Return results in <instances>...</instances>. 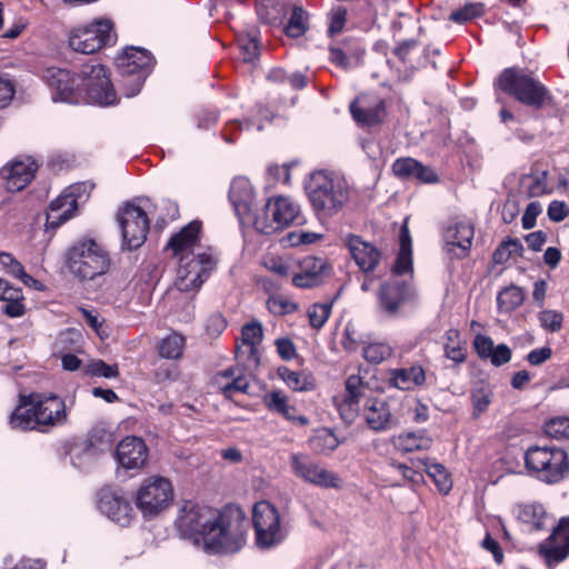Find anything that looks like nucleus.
Masks as SVG:
<instances>
[{
  "label": "nucleus",
  "mask_w": 569,
  "mask_h": 569,
  "mask_svg": "<svg viewBox=\"0 0 569 569\" xmlns=\"http://www.w3.org/2000/svg\"><path fill=\"white\" fill-rule=\"evenodd\" d=\"M353 119L365 126L380 123L386 114L385 100L378 97L360 96L350 104Z\"/></svg>",
  "instance_id": "26"
},
{
  "label": "nucleus",
  "mask_w": 569,
  "mask_h": 569,
  "mask_svg": "<svg viewBox=\"0 0 569 569\" xmlns=\"http://www.w3.org/2000/svg\"><path fill=\"white\" fill-rule=\"evenodd\" d=\"M256 543L261 549L272 548L282 542L287 530L281 523L277 508L268 501H259L252 510Z\"/></svg>",
  "instance_id": "10"
},
{
  "label": "nucleus",
  "mask_w": 569,
  "mask_h": 569,
  "mask_svg": "<svg viewBox=\"0 0 569 569\" xmlns=\"http://www.w3.org/2000/svg\"><path fill=\"white\" fill-rule=\"evenodd\" d=\"M114 456L122 468L140 469L147 462L148 448L141 438L129 436L118 443Z\"/></svg>",
  "instance_id": "25"
},
{
  "label": "nucleus",
  "mask_w": 569,
  "mask_h": 569,
  "mask_svg": "<svg viewBox=\"0 0 569 569\" xmlns=\"http://www.w3.org/2000/svg\"><path fill=\"white\" fill-rule=\"evenodd\" d=\"M172 500V485L167 478L160 476L144 479L136 495L137 508L147 519L160 515L171 505Z\"/></svg>",
  "instance_id": "8"
},
{
  "label": "nucleus",
  "mask_w": 569,
  "mask_h": 569,
  "mask_svg": "<svg viewBox=\"0 0 569 569\" xmlns=\"http://www.w3.org/2000/svg\"><path fill=\"white\" fill-rule=\"evenodd\" d=\"M482 13H483V4L482 3H467L463 7L453 10L449 14V20L455 23L463 24V23H467V22L482 16Z\"/></svg>",
  "instance_id": "46"
},
{
  "label": "nucleus",
  "mask_w": 569,
  "mask_h": 569,
  "mask_svg": "<svg viewBox=\"0 0 569 569\" xmlns=\"http://www.w3.org/2000/svg\"><path fill=\"white\" fill-rule=\"evenodd\" d=\"M391 353L390 346L383 342H372L362 349L363 358L371 363H380L388 359Z\"/></svg>",
  "instance_id": "48"
},
{
  "label": "nucleus",
  "mask_w": 569,
  "mask_h": 569,
  "mask_svg": "<svg viewBox=\"0 0 569 569\" xmlns=\"http://www.w3.org/2000/svg\"><path fill=\"white\" fill-rule=\"evenodd\" d=\"M184 338L178 333H171L163 338L159 345V355L166 359H178L182 355Z\"/></svg>",
  "instance_id": "40"
},
{
  "label": "nucleus",
  "mask_w": 569,
  "mask_h": 569,
  "mask_svg": "<svg viewBox=\"0 0 569 569\" xmlns=\"http://www.w3.org/2000/svg\"><path fill=\"white\" fill-rule=\"evenodd\" d=\"M116 64L120 74L132 89L126 92L127 97H133L140 92L141 87L151 71L153 58L142 48L130 47L116 58Z\"/></svg>",
  "instance_id": "13"
},
{
  "label": "nucleus",
  "mask_w": 569,
  "mask_h": 569,
  "mask_svg": "<svg viewBox=\"0 0 569 569\" xmlns=\"http://www.w3.org/2000/svg\"><path fill=\"white\" fill-rule=\"evenodd\" d=\"M568 207L563 201L555 200L548 207V217L555 222L562 221L568 216Z\"/></svg>",
  "instance_id": "62"
},
{
  "label": "nucleus",
  "mask_w": 569,
  "mask_h": 569,
  "mask_svg": "<svg viewBox=\"0 0 569 569\" xmlns=\"http://www.w3.org/2000/svg\"><path fill=\"white\" fill-rule=\"evenodd\" d=\"M174 529L180 539L207 555H232L246 545L248 521L238 507L217 510L184 501L178 509Z\"/></svg>",
  "instance_id": "1"
},
{
  "label": "nucleus",
  "mask_w": 569,
  "mask_h": 569,
  "mask_svg": "<svg viewBox=\"0 0 569 569\" xmlns=\"http://www.w3.org/2000/svg\"><path fill=\"white\" fill-rule=\"evenodd\" d=\"M522 184L527 189L528 197L531 198L540 197L550 191L547 184V171H541L526 177Z\"/></svg>",
  "instance_id": "44"
},
{
  "label": "nucleus",
  "mask_w": 569,
  "mask_h": 569,
  "mask_svg": "<svg viewBox=\"0 0 569 569\" xmlns=\"http://www.w3.org/2000/svg\"><path fill=\"white\" fill-rule=\"evenodd\" d=\"M551 355L552 351L549 347H542L531 350L527 356V360L532 366H539L547 361L551 357Z\"/></svg>",
  "instance_id": "64"
},
{
  "label": "nucleus",
  "mask_w": 569,
  "mask_h": 569,
  "mask_svg": "<svg viewBox=\"0 0 569 569\" xmlns=\"http://www.w3.org/2000/svg\"><path fill=\"white\" fill-rule=\"evenodd\" d=\"M291 473L302 482L322 489L342 488V478L333 471L328 470L323 465L307 453L293 452L289 456Z\"/></svg>",
  "instance_id": "11"
},
{
  "label": "nucleus",
  "mask_w": 569,
  "mask_h": 569,
  "mask_svg": "<svg viewBox=\"0 0 569 569\" xmlns=\"http://www.w3.org/2000/svg\"><path fill=\"white\" fill-rule=\"evenodd\" d=\"M66 266L79 280H93L106 274L111 259L106 248L93 239H81L66 252Z\"/></svg>",
  "instance_id": "5"
},
{
  "label": "nucleus",
  "mask_w": 569,
  "mask_h": 569,
  "mask_svg": "<svg viewBox=\"0 0 569 569\" xmlns=\"http://www.w3.org/2000/svg\"><path fill=\"white\" fill-rule=\"evenodd\" d=\"M330 313H331V305L330 303L313 305L308 312L311 326L313 328H321L328 320Z\"/></svg>",
  "instance_id": "54"
},
{
  "label": "nucleus",
  "mask_w": 569,
  "mask_h": 569,
  "mask_svg": "<svg viewBox=\"0 0 569 569\" xmlns=\"http://www.w3.org/2000/svg\"><path fill=\"white\" fill-rule=\"evenodd\" d=\"M343 243L361 271L369 273L376 270L381 260V251L376 246L352 233L343 238Z\"/></svg>",
  "instance_id": "24"
},
{
  "label": "nucleus",
  "mask_w": 569,
  "mask_h": 569,
  "mask_svg": "<svg viewBox=\"0 0 569 569\" xmlns=\"http://www.w3.org/2000/svg\"><path fill=\"white\" fill-rule=\"evenodd\" d=\"M67 421L64 401L56 395L30 393L20 396L19 405L9 418L12 429L46 432Z\"/></svg>",
  "instance_id": "2"
},
{
  "label": "nucleus",
  "mask_w": 569,
  "mask_h": 569,
  "mask_svg": "<svg viewBox=\"0 0 569 569\" xmlns=\"http://www.w3.org/2000/svg\"><path fill=\"white\" fill-rule=\"evenodd\" d=\"M399 244L400 248L392 271L401 276L412 271V241L407 220L401 226Z\"/></svg>",
  "instance_id": "35"
},
{
  "label": "nucleus",
  "mask_w": 569,
  "mask_h": 569,
  "mask_svg": "<svg viewBox=\"0 0 569 569\" xmlns=\"http://www.w3.org/2000/svg\"><path fill=\"white\" fill-rule=\"evenodd\" d=\"M277 352L283 360H291L297 356L293 342L288 338H279L276 340Z\"/></svg>",
  "instance_id": "60"
},
{
  "label": "nucleus",
  "mask_w": 569,
  "mask_h": 569,
  "mask_svg": "<svg viewBox=\"0 0 569 569\" xmlns=\"http://www.w3.org/2000/svg\"><path fill=\"white\" fill-rule=\"evenodd\" d=\"M358 411L359 402L349 401V399L343 398L339 403L340 416L347 422H352L357 417Z\"/></svg>",
  "instance_id": "61"
},
{
  "label": "nucleus",
  "mask_w": 569,
  "mask_h": 569,
  "mask_svg": "<svg viewBox=\"0 0 569 569\" xmlns=\"http://www.w3.org/2000/svg\"><path fill=\"white\" fill-rule=\"evenodd\" d=\"M82 77L84 82L81 83V88L86 97L83 102L110 106L117 101V93L102 64L87 66L82 70Z\"/></svg>",
  "instance_id": "16"
},
{
  "label": "nucleus",
  "mask_w": 569,
  "mask_h": 569,
  "mask_svg": "<svg viewBox=\"0 0 569 569\" xmlns=\"http://www.w3.org/2000/svg\"><path fill=\"white\" fill-rule=\"evenodd\" d=\"M512 512L529 531L542 530L549 521L545 507L538 502L518 503L513 507Z\"/></svg>",
  "instance_id": "31"
},
{
  "label": "nucleus",
  "mask_w": 569,
  "mask_h": 569,
  "mask_svg": "<svg viewBox=\"0 0 569 569\" xmlns=\"http://www.w3.org/2000/svg\"><path fill=\"white\" fill-rule=\"evenodd\" d=\"M201 222L198 220L191 221L170 238L167 249L171 250L172 256L178 260H181L184 256H197V252L206 251L199 242ZM207 251H210V249Z\"/></svg>",
  "instance_id": "23"
},
{
  "label": "nucleus",
  "mask_w": 569,
  "mask_h": 569,
  "mask_svg": "<svg viewBox=\"0 0 569 569\" xmlns=\"http://www.w3.org/2000/svg\"><path fill=\"white\" fill-rule=\"evenodd\" d=\"M268 212L272 214V222L266 223V220H259L258 224L264 234H271L293 223H299L300 207L289 197H274L268 200Z\"/></svg>",
  "instance_id": "17"
},
{
  "label": "nucleus",
  "mask_w": 569,
  "mask_h": 569,
  "mask_svg": "<svg viewBox=\"0 0 569 569\" xmlns=\"http://www.w3.org/2000/svg\"><path fill=\"white\" fill-rule=\"evenodd\" d=\"M525 461L528 470L546 483H557L569 473L567 452L555 446L530 447Z\"/></svg>",
  "instance_id": "7"
},
{
  "label": "nucleus",
  "mask_w": 569,
  "mask_h": 569,
  "mask_svg": "<svg viewBox=\"0 0 569 569\" xmlns=\"http://www.w3.org/2000/svg\"><path fill=\"white\" fill-rule=\"evenodd\" d=\"M267 307L273 315H288L298 309L297 303L280 296L270 297Z\"/></svg>",
  "instance_id": "51"
},
{
  "label": "nucleus",
  "mask_w": 569,
  "mask_h": 569,
  "mask_svg": "<svg viewBox=\"0 0 569 569\" xmlns=\"http://www.w3.org/2000/svg\"><path fill=\"white\" fill-rule=\"evenodd\" d=\"M114 42L116 33L108 19L94 20L89 24L72 28L69 32L70 48L83 54H92Z\"/></svg>",
  "instance_id": "9"
},
{
  "label": "nucleus",
  "mask_w": 569,
  "mask_h": 569,
  "mask_svg": "<svg viewBox=\"0 0 569 569\" xmlns=\"http://www.w3.org/2000/svg\"><path fill=\"white\" fill-rule=\"evenodd\" d=\"M431 443L432 439L422 431L405 432L393 439L395 447L405 452L427 450Z\"/></svg>",
  "instance_id": "36"
},
{
  "label": "nucleus",
  "mask_w": 569,
  "mask_h": 569,
  "mask_svg": "<svg viewBox=\"0 0 569 569\" xmlns=\"http://www.w3.org/2000/svg\"><path fill=\"white\" fill-rule=\"evenodd\" d=\"M217 263L211 251H199L197 256H184L179 260L174 286L179 291L199 290Z\"/></svg>",
  "instance_id": "12"
},
{
  "label": "nucleus",
  "mask_w": 569,
  "mask_h": 569,
  "mask_svg": "<svg viewBox=\"0 0 569 569\" xmlns=\"http://www.w3.org/2000/svg\"><path fill=\"white\" fill-rule=\"evenodd\" d=\"M88 188L92 189V184L82 182L70 186L62 194L52 200L47 212V224L50 228H58L71 219L78 209V198Z\"/></svg>",
  "instance_id": "18"
},
{
  "label": "nucleus",
  "mask_w": 569,
  "mask_h": 569,
  "mask_svg": "<svg viewBox=\"0 0 569 569\" xmlns=\"http://www.w3.org/2000/svg\"><path fill=\"white\" fill-rule=\"evenodd\" d=\"M363 417L369 428L375 431H385L392 426L391 411L382 399H367L363 406Z\"/></svg>",
  "instance_id": "30"
},
{
  "label": "nucleus",
  "mask_w": 569,
  "mask_h": 569,
  "mask_svg": "<svg viewBox=\"0 0 569 569\" xmlns=\"http://www.w3.org/2000/svg\"><path fill=\"white\" fill-rule=\"evenodd\" d=\"M0 263L8 273L18 278L24 270L23 266L10 253H0Z\"/></svg>",
  "instance_id": "59"
},
{
  "label": "nucleus",
  "mask_w": 569,
  "mask_h": 569,
  "mask_svg": "<svg viewBox=\"0 0 569 569\" xmlns=\"http://www.w3.org/2000/svg\"><path fill=\"white\" fill-rule=\"evenodd\" d=\"M98 508L111 521L121 527H128L133 519L131 503L122 495L111 489L100 490Z\"/></svg>",
  "instance_id": "22"
},
{
  "label": "nucleus",
  "mask_w": 569,
  "mask_h": 569,
  "mask_svg": "<svg viewBox=\"0 0 569 569\" xmlns=\"http://www.w3.org/2000/svg\"><path fill=\"white\" fill-rule=\"evenodd\" d=\"M309 201L320 218L337 214L349 199L347 181L333 172L316 171L306 183Z\"/></svg>",
  "instance_id": "4"
},
{
  "label": "nucleus",
  "mask_w": 569,
  "mask_h": 569,
  "mask_svg": "<svg viewBox=\"0 0 569 569\" xmlns=\"http://www.w3.org/2000/svg\"><path fill=\"white\" fill-rule=\"evenodd\" d=\"M326 270L321 259L307 257L302 260L301 271L292 276V283L299 288H311L317 286Z\"/></svg>",
  "instance_id": "33"
},
{
  "label": "nucleus",
  "mask_w": 569,
  "mask_h": 569,
  "mask_svg": "<svg viewBox=\"0 0 569 569\" xmlns=\"http://www.w3.org/2000/svg\"><path fill=\"white\" fill-rule=\"evenodd\" d=\"M496 84L517 101L536 110L541 109L551 99L547 87L528 69H505Z\"/></svg>",
  "instance_id": "6"
},
{
  "label": "nucleus",
  "mask_w": 569,
  "mask_h": 569,
  "mask_svg": "<svg viewBox=\"0 0 569 569\" xmlns=\"http://www.w3.org/2000/svg\"><path fill=\"white\" fill-rule=\"evenodd\" d=\"M121 229L122 246L128 250L140 248L149 232L150 221L146 211L133 203H126L117 214Z\"/></svg>",
  "instance_id": "14"
},
{
  "label": "nucleus",
  "mask_w": 569,
  "mask_h": 569,
  "mask_svg": "<svg viewBox=\"0 0 569 569\" xmlns=\"http://www.w3.org/2000/svg\"><path fill=\"white\" fill-rule=\"evenodd\" d=\"M263 405L269 411L280 415L295 425L307 426L309 423V419L298 413L295 405L290 402V399L281 390H272L264 393Z\"/></svg>",
  "instance_id": "28"
},
{
  "label": "nucleus",
  "mask_w": 569,
  "mask_h": 569,
  "mask_svg": "<svg viewBox=\"0 0 569 569\" xmlns=\"http://www.w3.org/2000/svg\"><path fill=\"white\" fill-rule=\"evenodd\" d=\"M369 388L363 383L362 378L357 375H351L346 380V395L343 398L349 399V401L359 402L367 398V392Z\"/></svg>",
  "instance_id": "45"
},
{
  "label": "nucleus",
  "mask_w": 569,
  "mask_h": 569,
  "mask_svg": "<svg viewBox=\"0 0 569 569\" xmlns=\"http://www.w3.org/2000/svg\"><path fill=\"white\" fill-rule=\"evenodd\" d=\"M263 338L262 326L258 321H252L242 327L241 346L237 347L236 357L243 368L230 367L217 375V383L222 393L231 398L234 393H248L249 379L251 371L257 369L260 363V357L257 346Z\"/></svg>",
  "instance_id": "3"
},
{
  "label": "nucleus",
  "mask_w": 569,
  "mask_h": 569,
  "mask_svg": "<svg viewBox=\"0 0 569 569\" xmlns=\"http://www.w3.org/2000/svg\"><path fill=\"white\" fill-rule=\"evenodd\" d=\"M240 57L244 62H252L259 56V46L256 36L239 39Z\"/></svg>",
  "instance_id": "53"
},
{
  "label": "nucleus",
  "mask_w": 569,
  "mask_h": 569,
  "mask_svg": "<svg viewBox=\"0 0 569 569\" xmlns=\"http://www.w3.org/2000/svg\"><path fill=\"white\" fill-rule=\"evenodd\" d=\"M43 80L54 91L53 101L78 104L86 99L81 88V83L84 82L82 73L71 74L66 69L50 67L44 70Z\"/></svg>",
  "instance_id": "15"
},
{
  "label": "nucleus",
  "mask_w": 569,
  "mask_h": 569,
  "mask_svg": "<svg viewBox=\"0 0 569 569\" xmlns=\"http://www.w3.org/2000/svg\"><path fill=\"white\" fill-rule=\"evenodd\" d=\"M539 552L549 566L569 556V517L560 519L551 535L539 545Z\"/></svg>",
  "instance_id": "21"
},
{
  "label": "nucleus",
  "mask_w": 569,
  "mask_h": 569,
  "mask_svg": "<svg viewBox=\"0 0 569 569\" xmlns=\"http://www.w3.org/2000/svg\"><path fill=\"white\" fill-rule=\"evenodd\" d=\"M279 376L283 382L295 391L311 390L315 387L312 378L305 372L293 371L282 367L279 369Z\"/></svg>",
  "instance_id": "37"
},
{
  "label": "nucleus",
  "mask_w": 569,
  "mask_h": 569,
  "mask_svg": "<svg viewBox=\"0 0 569 569\" xmlns=\"http://www.w3.org/2000/svg\"><path fill=\"white\" fill-rule=\"evenodd\" d=\"M86 372L93 377L116 378L119 376L117 365H108L103 360H92L86 366Z\"/></svg>",
  "instance_id": "50"
},
{
  "label": "nucleus",
  "mask_w": 569,
  "mask_h": 569,
  "mask_svg": "<svg viewBox=\"0 0 569 569\" xmlns=\"http://www.w3.org/2000/svg\"><path fill=\"white\" fill-rule=\"evenodd\" d=\"M489 359L493 366L500 367L510 361L511 349L505 343L495 346Z\"/></svg>",
  "instance_id": "57"
},
{
  "label": "nucleus",
  "mask_w": 569,
  "mask_h": 569,
  "mask_svg": "<svg viewBox=\"0 0 569 569\" xmlns=\"http://www.w3.org/2000/svg\"><path fill=\"white\" fill-rule=\"evenodd\" d=\"M475 229L470 221L455 220L443 232L445 251L455 258H465L469 253Z\"/></svg>",
  "instance_id": "20"
},
{
  "label": "nucleus",
  "mask_w": 569,
  "mask_h": 569,
  "mask_svg": "<svg viewBox=\"0 0 569 569\" xmlns=\"http://www.w3.org/2000/svg\"><path fill=\"white\" fill-rule=\"evenodd\" d=\"M475 349L480 358H490L493 351V341L491 338L478 335L473 341Z\"/></svg>",
  "instance_id": "58"
},
{
  "label": "nucleus",
  "mask_w": 569,
  "mask_h": 569,
  "mask_svg": "<svg viewBox=\"0 0 569 569\" xmlns=\"http://www.w3.org/2000/svg\"><path fill=\"white\" fill-rule=\"evenodd\" d=\"M492 390L489 386L480 385L471 391L472 416L475 418L483 413L492 401Z\"/></svg>",
  "instance_id": "41"
},
{
  "label": "nucleus",
  "mask_w": 569,
  "mask_h": 569,
  "mask_svg": "<svg viewBox=\"0 0 569 569\" xmlns=\"http://www.w3.org/2000/svg\"><path fill=\"white\" fill-rule=\"evenodd\" d=\"M425 466L428 476L433 479L438 489L443 493H448L452 487V481L446 468L436 462L425 463Z\"/></svg>",
  "instance_id": "43"
},
{
  "label": "nucleus",
  "mask_w": 569,
  "mask_h": 569,
  "mask_svg": "<svg viewBox=\"0 0 569 569\" xmlns=\"http://www.w3.org/2000/svg\"><path fill=\"white\" fill-rule=\"evenodd\" d=\"M38 163L30 157L14 159L0 170V179L9 192L24 189L34 178Z\"/></svg>",
  "instance_id": "19"
},
{
  "label": "nucleus",
  "mask_w": 569,
  "mask_h": 569,
  "mask_svg": "<svg viewBox=\"0 0 569 569\" xmlns=\"http://www.w3.org/2000/svg\"><path fill=\"white\" fill-rule=\"evenodd\" d=\"M540 326L550 332H558L562 328L563 315L557 310H542L538 313Z\"/></svg>",
  "instance_id": "49"
},
{
  "label": "nucleus",
  "mask_w": 569,
  "mask_h": 569,
  "mask_svg": "<svg viewBox=\"0 0 569 569\" xmlns=\"http://www.w3.org/2000/svg\"><path fill=\"white\" fill-rule=\"evenodd\" d=\"M328 33L330 36L338 34L342 31L347 21V9L342 6L335 7L330 10L329 14Z\"/></svg>",
  "instance_id": "52"
},
{
  "label": "nucleus",
  "mask_w": 569,
  "mask_h": 569,
  "mask_svg": "<svg viewBox=\"0 0 569 569\" xmlns=\"http://www.w3.org/2000/svg\"><path fill=\"white\" fill-rule=\"evenodd\" d=\"M308 29V13L300 6H293L290 19L284 26L283 31L291 38L302 36Z\"/></svg>",
  "instance_id": "38"
},
{
  "label": "nucleus",
  "mask_w": 569,
  "mask_h": 569,
  "mask_svg": "<svg viewBox=\"0 0 569 569\" xmlns=\"http://www.w3.org/2000/svg\"><path fill=\"white\" fill-rule=\"evenodd\" d=\"M339 445L336 435L329 429L319 430L311 439L310 446L320 453H328L335 450Z\"/></svg>",
  "instance_id": "42"
},
{
  "label": "nucleus",
  "mask_w": 569,
  "mask_h": 569,
  "mask_svg": "<svg viewBox=\"0 0 569 569\" xmlns=\"http://www.w3.org/2000/svg\"><path fill=\"white\" fill-rule=\"evenodd\" d=\"M229 200L239 217L250 212L253 202V188L250 181L246 178L233 179L229 190Z\"/></svg>",
  "instance_id": "32"
},
{
  "label": "nucleus",
  "mask_w": 569,
  "mask_h": 569,
  "mask_svg": "<svg viewBox=\"0 0 569 569\" xmlns=\"http://www.w3.org/2000/svg\"><path fill=\"white\" fill-rule=\"evenodd\" d=\"M341 343H342L343 348L348 351L357 350L360 341H359L358 335L352 326H350V325L346 326Z\"/></svg>",
  "instance_id": "63"
},
{
  "label": "nucleus",
  "mask_w": 569,
  "mask_h": 569,
  "mask_svg": "<svg viewBox=\"0 0 569 569\" xmlns=\"http://www.w3.org/2000/svg\"><path fill=\"white\" fill-rule=\"evenodd\" d=\"M80 311L88 326H90L100 338L108 337L107 328L103 326V320L100 319L98 313L84 308L80 309Z\"/></svg>",
  "instance_id": "56"
},
{
  "label": "nucleus",
  "mask_w": 569,
  "mask_h": 569,
  "mask_svg": "<svg viewBox=\"0 0 569 569\" xmlns=\"http://www.w3.org/2000/svg\"><path fill=\"white\" fill-rule=\"evenodd\" d=\"M523 301V292L517 286H510L501 290L497 297V305L501 312H510Z\"/></svg>",
  "instance_id": "39"
},
{
  "label": "nucleus",
  "mask_w": 569,
  "mask_h": 569,
  "mask_svg": "<svg viewBox=\"0 0 569 569\" xmlns=\"http://www.w3.org/2000/svg\"><path fill=\"white\" fill-rule=\"evenodd\" d=\"M542 207L538 201H531L521 218L522 228L529 230L535 227L537 217L541 213Z\"/></svg>",
  "instance_id": "55"
},
{
  "label": "nucleus",
  "mask_w": 569,
  "mask_h": 569,
  "mask_svg": "<svg viewBox=\"0 0 569 569\" xmlns=\"http://www.w3.org/2000/svg\"><path fill=\"white\" fill-rule=\"evenodd\" d=\"M390 383L401 390H411L426 381L425 369L420 365L390 371Z\"/></svg>",
  "instance_id": "34"
},
{
  "label": "nucleus",
  "mask_w": 569,
  "mask_h": 569,
  "mask_svg": "<svg viewBox=\"0 0 569 569\" xmlns=\"http://www.w3.org/2000/svg\"><path fill=\"white\" fill-rule=\"evenodd\" d=\"M547 436L558 440H569V418L556 417L545 423Z\"/></svg>",
  "instance_id": "47"
},
{
  "label": "nucleus",
  "mask_w": 569,
  "mask_h": 569,
  "mask_svg": "<svg viewBox=\"0 0 569 569\" xmlns=\"http://www.w3.org/2000/svg\"><path fill=\"white\" fill-rule=\"evenodd\" d=\"M411 298V291L405 281L390 280L381 284L378 293L380 308L389 316L398 315L401 306Z\"/></svg>",
  "instance_id": "27"
},
{
  "label": "nucleus",
  "mask_w": 569,
  "mask_h": 569,
  "mask_svg": "<svg viewBox=\"0 0 569 569\" xmlns=\"http://www.w3.org/2000/svg\"><path fill=\"white\" fill-rule=\"evenodd\" d=\"M393 173L402 179L419 180L431 183L438 180L437 173L428 166H423L413 158H400L392 164Z\"/></svg>",
  "instance_id": "29"
}]
</instances>
